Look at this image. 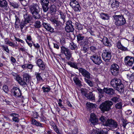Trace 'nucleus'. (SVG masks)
Instances as JSON below:
<instances>
[{
  "label": "nucleus",
  "mask_w": 134,
  "mask_h": 134,
  "mask_svg": "<svg viewBox=\"0 0 134 134\" xmlns=\"http://www.w3.org/2000/svg\"><path fill=\"white\" fill-rule=\"evenodd\" d=\"M111 85L119 92H124V87L122 81L120 79L115 78L112 79L110 82Z\"/></svg>",
  "instance_id": "1"
},
{
  "label": "nucleus",
  "mask_w": 134,
  "mask_h": 134,
  "mask_svg": "<svg viewBox=\"0 0 134 134\" xmlns=\"http://www.w3.org/2000/svg\"><path fill=\"white\" fill-rule=\"evenodd\" d=\"M29 9L34 19L36 20L40 18L39 13L41 8H39L38 4H33L29 7Z\"/></svg>",
  "instance_id": "2"
},
{
  "label": "nucleus",
  "mask_w": 134,
  "mask_h": 134,
  "mask_svg": "<svg viewBox=\"0 0 134 134\" xmlns=\"http://www.w3.org/2000/svg\"><path fill=\"white\" fill-rule=\"evenodd\" d=\"M113 105V103L110 100H106L102 103L100 105L99 109L103 113L108 111L111 109V107Z\"/></svg>",
  "instance_id": "3"
},
{
  "label": "nucleus",
  "mask_w": 134,
  "mask_h": 134,
  "mask_svg": "<svg viewBox=\"0 0 134 134\" xmlns=\"http://www.w3.org/2000/svg\"><path fill=\"white\" fill-rule=\"evenodd\" d=\"M115 24L118 26L124 25L126 23L125 19L122 15H115L113 16Z\"/></svg>",
  "instance_id": "4"
},
{
  "label": "nucleus",
  "mask_w": 134,
  "mask_h": 134,
  "mask_svg": "<svg viewBox=\"0 0 134 134\" xmlns=\"http://www.w3.org/2000/svg\"><path fill=\"white\" fill-rule=\"evenodd\" d=\"M102 57L103 59L105 62H109L111 57V51L109 50L108 49L103 50L102 54Z\"/></svg>",
  "instance_id": "5"
},
{
  "label": "nucleus",
  "mask_w": 134,
  "mask_h": 134,
  "mask_svg": "<svg viewBox=\"0 0 134 134\" xmlns=\"http://www.w3.org/2000/svg\"><path fill=\"white\" fill-rule=\"evenodd\" d=\"M24 18L21 21L20 24V27L22 30L25 24L30 23L31 17L27 14L24 15Z\"/></svg>",
  "instance_id": "6"
},
{
  "label": "nucleus",
  "mask_w": 134,
  "mask_h": 134,
  "mask_svg": "<svg viewBox=\"0 0 134 134\" xmlns=\"http://www.w3.org/2000/svg\"><path fill=\"white\" fill-rule=\"evenodd\" d=\"M66 26L65 27L66 31L68 32H73L74 28V23L70 20L67 21L66 23Z\"/></svg>",
  "instance_id": "7"
},
{
  "label": "nucleus",
  "mask_w": 134,
  "mask_h": 134,
  "mask_svg": "<svg viewBox=\"0 0 134 134\" xmlns=\"http://www.w3.org/2000/svg\"><path fill=\"white\" fill-rule=\"evenodd\" d=\"M49 20L57 28H60L61 26L64 24L60 21L54 18H49Z\"/></svg>",
  "instance_id": "8"
},
{
  "label": "nucleus",
  "mask_w": 134,
  "mask_h": 134,
  "mask_svg": "<svg viewBox=\"0 0 134 134\" xmlns=\"http://www.w3.org/2000/svg\"><path fill=\"white\" fill-rule=\"evenodd\" d=\"M90 59L95 64L99 65L102 62L101 57L96 54H94L90 57Z\"/></svg>",
  "instance_id": "9"
},
{
  "label": "nucleus",
  "mask_w": 134,
  "mask_h": 134,
  "mask_svg": "<svg viewBox=\"0 0 134 134\" xmlns=\"http://www.w3.org/2000/svg\"><path fill=\"white\" fill-rule=\"evenodd\" d=\"M79 72L81 73L82 76L85 77V78L89 79L91 78L90 73L84 69L82 68H79Z\"/></svg>",
  "instance_id": "10"
},
{
  "label": "nucleus",
  "mask_w": 134,
  "mask_h": 134,
  "mask_svg": "<svg viewBox=\"0 0 134 134\" xmlns=\"http://www.w3.org/2000/svg\"><path fill=\"white\" fill-rule=\"evenodd\" d=\"M40 3L41 4L43 11L45 12H47L49 9L48 7L49 1L48 0H41Z\"/></svg>",
  "instance_id": "11"
},
{
  "label": "nucleus",
  "mask_w": 134,
  "mask_h": 134,
  "mask_svg": "<svg viewBox=\"0 0 134 134\" xmlns=\"http://www.w3.org/2000/svg\"><path fill=\"white\" fill-rule=\"evenodd\" d=\"M76 36L77 42L80 45L82 46L85 43L87 42L86 39H84V36L82 34H79Z\"/></svg>",
  "instance_id": "12"
},
{
  "label": "nucleus",
  "mask_w": 134,
  "mask_h": 134,
  "mask_svg": "<svg viewBox=\"0 0 134 134\" xmlns=\"http://www.w3.org/2000/svg\"><path fill=\"white\" fill-rule=\"evenodd\" d=\"M12 94L16 98L21 96L22 94L20 89L18 87H14L12 90Z\"/></svg>",
  "instance_id": "13"
},
{
  "label": "nucleus",
  "mask_w": 134,
  "mask_h": 134,
  "mask_svg": "<svg viewBox=\"0 0 134 134\" xmlns=\"http://www.w3.org/2000/svg\"><path fill=\"white\" fill-rule=\"evenodd\" d=\"M134 61L133 57L127 56L125 58L124 60L125 64L128 66H131L133 64Z\"/></svg>",
  "instance_id": "14"
},
{
  "label": "nucleus",
  "mask_w": 134,
  "mask_h": 134,
  "mask_svg": "<svg viewBox=\"0 0 134 134\" xmlns=\"http://www.w3.org/2000/svg\"><path fill=\"white\" fill-rule=\"evenodd\" d=\"M42 24L44 28L47 30L51 32H58V31L55 32L54 29L51 27L50 24H49L44 22V21H43Z\"/></svg>",
  "instance_id": "15"
},
{
  "label": "nucleus",
  "mask_w": 134,
  "mask_h": 134,
  "mask_svg": "<svg viewBox=\"0 0 134 134\" xmlns=\"http://www.w3.org/2000/svg\"><path fill=\"white\" fill-rule=\"evenodd\" d=\"M98 93V102H100L101 100V98L104 96V91L103 89H102L98 87L97 88Z\"/></svg>",
  "instance_id": "16"
},
{
  "label": "nucleus",
  "mask_w": 134,
  "mask_h": 134,
  "mask_svg": "<svg viewBox=\"0 0 134 134\" xmlns=\"http://www.w3.org/2000/svg\"><path fill=\"white\" fill-rule=\"evenodd\" d=\"M103 90L104 93L109 96H111L115 94V90L110 88L104 87Z\"/></svg>",
  "instance_id": "17"
},
{
  "label": "nucleus",
  "mask_w": 134,
  "mask_h": 134,
  "mask_svg": "<svg viewBox=\"0 0 134 134\" xmlns=\"http://www.w3.org/2000/svg\"><path fill=\"white\" fill-rule=\"evenodd\" d=\"M90 121L93 125H95L97 124L98 119L96 115L93 113L90 114Z\"/></svg>",
  "instance_id": "18"
},
{
  "label": "nucleus",
  "mask_w": 134,
  "mask_h": 134,
  "mask_svg": "<svg viewBox=\"0 0 134 134\" xmlns=\"http://www.w3.org/2000/svg\"><path fill=\"white\" fill-rule=\"evenodd\" d=\"M122 42V40L117 42L116 43V47L118 49L122 51H128L127 48L124 47L121 44V43Z\"/></svg>",
  "instance_id": "19"
},
{
  "label": "nucleus",
  "mask_w": 134,
  "mask_h": 134,
  "mask_svg": "<svg viewBox=\"0 0 134 134\" xmlns=\"http://www.w3.org/2000/svg\"><path fill=\"white\" fill-rule=\"evenodd\" d=\"M110 2L111 8L114 9L116 10L119 6L120 3L116 0H110Z\"/></svg>",
  "instance_id": "20"
},
{
  "label": "nucleus",
  "mask_w": 134,
  "mask_h": 134,
  "mask_svg": "<svg viewBox=\"0 0 134 134\" xmlns=\"http://www.w3.org/2000/svg\"><path fill=\"white\" fill-rule=\"evenodd\" d=\"M83 92L84 93L85 96L88 99H89L91 100H94L95 97L93 94L92 92H90L88 93H85V91Z\"/></svg>",
  "instance_id": "21"
},
{
  "label": "nucleus",
  "mask_w": 134,
  "mask_h": 134,
  "mask_svg": "<svg viewBox=\"0 0 134 134\" xmlns=\"http://www.w3.org/2000/svg\"><path fill=\"white\" fill-rule=\"evenodd\" d=\"M36 63L40 68L42 70H43L45 68V65L44 63L42 60V59H39L37 60Z\"/></svg>",
  "instance_id": "22"
},
{
  "label": "nucleus",
  "mask_w": 134,
  "mask_h": 134,
  "mask_svg": "<svg viewBox=\"0 0 134 134\" xmlns=\"http://www.w3.org/2000/svg\"><path fill=\"white\" fill-rule=\"evenodd\" d=\"M102 39L101 41L103 42L105 46H107L109 47H111V45L108 40V38L105 37H103L102 39Z\"/></svg>",
  "instance_id": "23"
},
{
  "label": "nucleus",
  "mask_w": 134,
  "mask_h": 134,
  "mask_svg": "<svg viewBox=\"0 0 134 134\" xmlns=\"http://www.w3.org/2000/svg\"><path fill=\"white\" fill-rule=\"evenodd\" d=\"M31 124H32L34 125L37 126H40L41 127H43V124L40 123V122L37 121L35 119L31 118Z\"/></svg>",
  "instance_id": "24"
},
{
  "label": "nucleus",
  "mask_w": 134,
  "mask_h": 134,
  "mask_svg": "<svg viewBox=\"0 0 134 134\" xmlns=\"http://www.w3.org/2000/svg\"><path fill=\"white\" fill-rule=\"evenodd\" d=\"M8 5V3L6 0H0V7L5 9Z\"/></svg>",
  "instance_id": "25"
},
{
  "label": "nucleus",
  "mask_w": 134,
  "mask_h": 134,
  "mask_svg": "<svg viewBox=\"0 0 134 134\" xmlns=\"http://www.w3.org/2000/svg\"><path fill=\"white\" fill-rule=\"evenodd\" d=\"M16 80L22 86H25L26 85V83L24 81V79L22 80V78L19 76L16 77Z\"/></svg>",
  "instance_id": "26"
},
{
  "label": "nucleus",
  "mask_w": 134,
  "mask_h": 134,
  "mask_svg": "<svg viewBox=\"0 0 134 134\" xmlns=\"http://www.w3.org/2000/svg\"><path fill=\"white\" fill-rule=\"evenodd\" d=\"M100 15L101 18L103 20H108L109 19L110 16L107 14L102 13L100 14Z\"/></svg>",
  "instance_id": "27"
},
{
  "label": "nucleus",
  "mask_w": 134,
  "mask_h": 134,
  "mask_svg": "<svg viewBox=\"0 0 134 134\" xmlns=\"http://www.w3.org/2000/svg\"><path fill=\"white\" fill-rule=\"evenodd\" d=\"M71 67L74 68L79 70V68L77 66L78 63L70 62L67 63Z\"/></svg>",
  "instance_id": "28"
},
{
  "label": "nucleus",
  "mask_w": 134,
  "mask_h": 134,
  "mask_svg": "<svg viewBox=\"0 0 134 134\" xmlns=\"http://www.w3.org/2000/svg\"><path fill=\"white\" fill-rule=\"evenodd\" d=\"M73 79L74 82L77 85L79 86H81V82L77 77H75L73 78Z\"/></svg>",
  "instance_id": "29"
},
{
  "label": "nucleus",
  "mask_w": 134,
  "mask_h": 134,
  "mask_svg": "<svg viewBox=\"0 0 134 134\" xmlns=\"http://www.w3.org/2000/svg\"><path fill=\"white\" fill-rule=\"evenodd\" d=\"M108 131L107 130L103 129L102 130L98 131H94L95 134H108Z\"/></svg>",
  "instance_id": "30"
},
{
  "label": "nucleus",
  "mask_w": 134,
  "mask_h": 134,
  "mask_svg": "<svg viewBox=\"0 0 134 134\" xmlns=\"http://www.w3.org/2000/svg\"><path fill=\"white\" fill-rule=\"evenodd\" d=\"M110 127L112 129H116L118 128V125L116 121L112 119Z\"/></svg>",
  "instance_id": "31"
},
{
  "label": "nucleus",
  "mask_w": 134,
  "mask_h": 134,
  "mask_svg": "<svg viewBox=\"0 0 134 134\" xmlns=\"http://www.w3.org/2000/svg\"><path fill=\"white\" fill-rule=\"evenodd\" d=\"M86 105L87 108L89 110H90L92 108H96L95 106L96 105L88 102L86 104Z\"/></svg>",
  "instance_id": "32"
},
{
  "label": "nucleus",
  "mask_w": 134,
  "mask_h": 134,
  "mask_svg": "<svg viewBox=\"0 0 134 134\" xmlns=\"http://www.w3.org/2000/svg\"><path fill=\"white\" fill-rule=\"evenodd\" d=\"M75 28L79 30H82L83 29V26L80 23L76 22L75 23Z\"/></svg>",
  "instance_id": "33"
},
{
  "label": "nucleus",
  "mask_w": 134,
  "mask_h": 134,
  "mask_svg": "<svg viewBox=\"0 0 134 134\" xmlns=\"http://www.w3.org/2000/svg\"><path fill=\"white\" fill-rule=\"evenodd\" d=\"M119 70V66L115 64H113L110 66V70Z\"/></svg>",
  "instance_id": "34"
},
{
  "label": "nucleus",
  "mask_w": 134,
  "mask_h": 134,
  "mask_svg": "<svg viewBox=\"0 0 134 134\" xmlns=\"http://www.w3.org/2000/svg\"><path fill=\"white\" fill-rule=\"evenodd\" d=\"M112 120V119H107L106 122H105L104 124V125L110 127Z\"/></svg>",
  "instance_id": "35"
},
{
  "label": "nucleus",
  "mask_w": 134,
  "mask_h": 134,
  "mask_svg": "<svg viewBox=\"0 0 134 134\" xmlns=\"http://www.w3.org/2000/svg\"><path fill=\"white\" fill-rule=\"evenodd\" d=\"M52 126L53 127V129L55 131L57 134H62V133L59 132V129L56 125L54 124L53 125H52Z\"/></svg>",
  "instance_id": "36"
},
{
  "label": "nucleus",
  "mask_w": 134,
  "mask_h": 134,
  "mask_svg": "<svg viewBox=\"0 0 134 134\" xmlns=\"http://www.w3.org/2000/svg\"><path fill=\"white\" fill-rule=\"evenodd\" d=\"M35 75L37 81H40L41 80H43V79L41 75V74L38 72H35Z\"/></svg>",
  "instance_id": "37"
},
{
  "label": "nucleus",
  "mask_w": 134,
  "mask_h": 134,
  "mask_svg": "<svg viewBox=\"0 0 134 134\" xmlns=\"http://www.w3.org/2000/svg\"><path fill=\"white\" fill-rule=\"evenodd\" d=\"M75 12H79L81 10V7L79 4L78 5L76 6V7H74L72 8Z\"/></svg>",
  "instance_id": "38"
},
{
  "label": "nucleus",
  "mask_w": 134,
  "mask_h": 134,
  "mask_svg": "<svg viewBox=\"0 0 134 134\" xmlns=\"http://www.w3.org/2000/svg\"><path fill=\"white\" fill-rule=\"evenodd\" d=\"M110 71L112 75L115 76H118L119 72V70H110Z\"/></svg>",
  "instance_id": "39"
},
{
  "label": "nucleus",
  "mask_w": 134,
  "mask_h": 134,
  "mask_svg": "<svg viewBox=\"0 0 134 134\" xmlns=\"http://www.w3.org/2000/svg\"><path fill=\"white\" fill-rule=\"evenodd\" d=\"M57 8L55 5H52L51 6L49 10L51 13L55 12L56 11Z\"/></svg>",
  "instance_id": "40"
},
{
  "label": "nucleus",
  "mask_w": 134,
  "mask_h": 134,
  "mask_svg": "<svg viewBox=\"0 0 134 134\" xmlns=\"http://www.w3.org/2000/svg\"><path fill=\"white\" fill-rule=\"evenodd\" d=\"M70 1L69 4L72 8L74 7L75 4L77 5L79 3L76 0H70Z\"/></svg>",
  "instance_id": "41"
},
{
  "label": "nucleus",
  "mask_w": 134,
  "mask_h": 134,
  "mask_svg": "<svg viewBox=\"0 0 134 134\" xmlns=\"http://www.w3.org/2000/svg\"><path fill=\"white\" fill-rule=\"evenodd\" d=\"M123 104L121 102H120L116 104L115 105V107L116 109H121Z\"/></svg>",
  "instance_id": "42"
},
{
  "label": "nucleus",
  "mask_w": 134,
  "mask_h": 134,
  "mask_svg": "<svg viewBox=\"0 0 134 134\" xmlns=\"http://www.w3.org/2000/svg\"><path fill=\"white\" fill-rule=\"evenodd\" d=\"M61 52L62 53L65 54L69 51V49L66 48L63 46L61 47Z\"/></svg>",
  "instance_id": "43"
},
{
  "label": "nucleus",
  "mask_w": 134,
  "mask_h": 134,
  "mask_svg": "<svg viewBox=\"0 0 134 134\" xmlns=\"http://www.w3.org/2000/svg\"><path fill=\"white\" fill-rule=\"evenodd\" d=\"M87 43H85L83 44V49L82 50L85 53L87 52L89 48L88 46L87 45Z\"/></svg>",
  "instance_id": "44"
},
{
  "label": "nucleus",
  "mask_w": 134,
  "mask_h": 134,
  "mask_svg": "<svg viewBox=\"0 0 134 134\" xmlns=\"http://www.w3.org/2000/svg\"><path fill=\"white\" fill-rule=\"evenodd\" d=\"M88 79L84 78V80L88 84L90 87H92L93 86V83L92 82Z\"/></svg>",
  "instance_id": "45"
},
{
  "label": "nucleus",
  "mask_w": 134,
  "mask_h": 134,
  "mask_svg": "<svg viewBox=\"0 0 134 134\" xmlns=\"http://www.w3.org/2000/svg\"><path fill=\"white\" fill-rule=\"evenodd\" d=\"M66 59L67 60H69L72 57V54L70 50L64 54Z\"/></svg>",
  "instance_id": "46"
},
{
  "label": "nucleus",
  "mask_w": 134,
  "mask_h": 134,
  "mask_svg": "<svg viewBox=\"0 0 134 134\" xmlns=\"http://www.w3.org/2000/svg\"><path fill=\"white\" fill-rule=\"evenodd\" d=\"M77 47V45L74 43L72 42L70 43L69 47L71 49H75Z\"/></svg>",
  "instance_id": "47"
},
{
  "label": "nucleus",
  "mask_w": 134,
  "mask_h": 134,
  "mask_svg": "<svg viewBox=\"0 0 134 134\" xmlns=\"http://www.w3.org/2000/svg\"><path fill=\"white\" fill-rule=\"evenodd\" d=\"M120 100L119 98L117 97H113L111 99V100L115 103L119 102Z\"/></svg>",
  "instance_id": "48"
},
{
  "label": "nucleus",
  "mask_w": 134,
  "mask_h": 134,
  "mask_svg": "<svg viewBox=\"0 0 134 134\" xmlns=\"http://www.w3.org/2000/svg\"><path fill=\"white\" fill-rule=\"evenodd\" d=\"M127 76L130 80L131 81H134V72L132 73L131 75L127 74Z\"/></svg>",
  "instance_id": "49"
},
{
  "label": "nucleus",
  "mask_w": 134,
  "mask_h": 134,
  "mask_svg": "<svg viewBox=\"0 0 134 134\" xmlns=\"http://www.w3.org/2000/svg\"><path fill=\"white\" fill-rule=\"evenodd\" d=\"M2 47V49L6 52L7 53H9V50L8 49V46H4L2 45L1 46Z\"/></svg>",
  "instance_id": "50"
},
{
  "label": "nucleus",
  "mask_w": 134,
  "mask_h": 134,
  "mask_svg": "<svg viewBox=\"0 0 134 134\" xmlns=\"http://www.w3.org/2000/svg\"><path fill=\"white\" fill-rule=\"evenodd\" d=\"M16 115L15 114H12V115L13 117V118L12 120L16 122H18L19 121V119L17 117H15Z\"/></svg>",
  "instance_id": "51"
},
{
  "label": "nucleus",
  "mask_w": 134,
  "mask_h": 134,
  "mask_svg": "<svg viewBox=\"0 0 134 134\" xmlns=\"http://www.w3.org/2000/svg\"><path fill=\"white\" fill-rule=\"evenodd\" d=\"M59 14L60 15L61 18L63 19V23L64 24L65 21V15H64V14L62 12H60Z\"/></svg>",
  "instance_id": "52"
},
{
  "label": "nucleus",
  "mask_w": 134,
  "mask_h": 134,
  "mask_svg": "<svg viewBox=\"0 0 134 134\" xmlns=\"http://www.w3.org/2000/svg\"><path fill=\"white\" fill-rule=\"evenodd\" d=\"M9 4L14 8H17L19 7L18 4L15 2H10Z\"/></svg>",
  "instance_id": "53"
},
{
  "label": "nucleus",
  "mask_w": 134,
  "mask_h": 134,
  "mask_svg": "<svg viewBox=\"0 0 134 134\" xmlns=\"http://www.w3.org/2000/svg\"><path fill=\"white\" fill-rule=\"evenodd\" d=\"M42 89L43 90V91L44 92H48L50 90L51 88L49 87H43Z\"/></svg>",
  "instance_id": "54"
},
{
  "label": "nucleus",
  "mask_w": 134,
  "mask_h": 134,
  "mask_svg": "<svg viewBox=\"0 0 134 134\" xmlns=\"http://www.w3.org/2000/svg\"><path fill=\"white\" fill-rule=\"evenodd\" d=\"M99 119L101 121V122H103V125L104 123L106 122V121L107 120L106 118L103 116H102Z\"/></svg>",
  "instance_id": "55"
},
{
  "label": "nucleus",
  "mask_w": 134,
  "mask_h": 134,
  "mask_svg": "<svg viewBox=\"0 0 134 134\" xmlns=\"http://www.w3.org/2000/svg\"><path fill=\"white\" fill-rule=\"evenodd\" d=\"M97 47L95 46H91L90 47V50L92 52H94L97 50Z\"/></svg>",
  "instance_id": "56"
},
{
  "label": "nucleus",
  "mask_w": 134,
  "mask_h": 134,
  "mask_svg": "<svg viewBox=\"0 0 134 134\" xmlns=\"http://www.w3.org/2000/svg\"><path fill=\"white\" fill-rule=\"evenodd\" d=\"M3 90L6 93H7L9 91L8 86L5 85H4L3 87Z\"/></svg>",
  "instance_id": "57"
},
{
  "label": "nucleus",
  "mask_w": 134,
  "mask_h": 134,
  "mask_svg": "<svg viewBox=\"0 0 134 134\" xmlns=\"http://www.w3.org/2000/svg\"><path fill=\"white\" fill-rule=\"evenodd\" d=\"M35 27L37 28H40L41 27V23L40 21H36L35 22Z\"/></svg>",
  "instance_id": "58"
},
{
  "label": "nucleus",
  "mask_w": 134,
  "mask_h": 134,
  "mask_svg": "<svg viewBox=\"0 0 134 134\" xmlns=\"http://www.w3.org/2000/svg\"><path fill=\"white\" fill-rule=\"evenodd\" d=\"M56 4L58 7H60L62 5V2L60 0H56L55 2Z\"/></svg>",
  "instance_id": "59"
},
{
  "label": "nucleus",
  "mask_w": 134,
  "mask_h": 134,
  "mask_svg": "<svg viewBox=\"0 0 134 134\" xmlns=\"http://www.w3.org/2000/svg\"><path fill=\"white\" fill-rule=\"evenodd\" d=\"M15 23L16 24H19L20 23V20L19 17L16 15H15Z\"/></svg>",
  "instance_id": "60"
},
{
  "label": "nucleus",
  "mask_w": 134,
  "mask_h": 134,
  "mask_svg": "<svg viewBox=\"0 0 134 134\" xmlns=\"http://www.w3.org/2000/svg\"><path fill=\"white\" fill-rule=\"evenodd\" d=\"M31 77L27 73H25L23 75V78L29 79Z\"/></svg>",
  "instance_id": "61"
},
{
  "label": "nucleus",
  "mask_w": 134,
  "mask_h": 134,
  "mask_svg": "<svg viewBox=\"0 0 134 134\" xmlns=\"http://www.w3.org/2000/svg\"><path fill=\"white\" fill-rule=\"evenodd\" d=\"M87 41V43L88 44L89 43V42H93L94 41V40L92 37H89L88 39H86Z\"/></svg>",
  "instance_id": "62"
},
{
  "label": "nucleus",
  "mask_w": 134,
  "mask_h": 134,
  "mask_svg": "<svg viewBox=\"0 0 134 134\" xmlns=\"http://www.w3.org/2000/svg\"><path fill=\"white\" fill-rule=\"evenodd\" d=\"M20 2L21 4L24 6L26 5L27 4V2L26 0H23Z\"/></svg>",
  "instance_id": "63"
},
{
  "label": "nucleus",
  "mask_w": 134,
  "mask_h": 134,
  "mask_svg": "<svg viewBox=\"0 0 134 134\" xmlns=\"http://www.w3.org/2000/svg\"><path fill=\"white\" fill-rule=\"evenodd\" d=\"M123 123L121 124L122 126L125 129L126 128V126L128 122H127V121L125 120H124L122 121Z\"/></svg>",
  "instance_id": "64"
}]
</instances>
